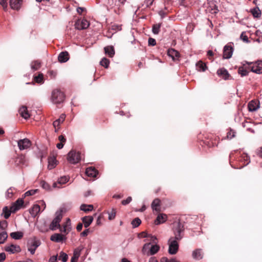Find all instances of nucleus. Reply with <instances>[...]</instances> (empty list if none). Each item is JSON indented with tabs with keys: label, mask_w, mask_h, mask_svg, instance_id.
I'll return each instance as SVG.
<instances>
[{
	"label": "nucleus",
	"mask_w": 262,
	"mask_h": 262,
	"mask_svg": "<svg viewBox=\"0 0 262 262\" xmlns=\"http://www.w3.org/2000/svg\"><path fill=\"white\" fill-rule=\"evenodd\" d=\"M5 250L6 251L11 254L18 253L21 251V249L18 245L14 244H11L6 246L5 247Z\"/></svg>",
	"instance_id": "obj_11"
},
{
	"label": "nucleus",
	"mask_w": 262,
	"mask_h": 262,
	"mask_svg": "<svg viewBox=\"0 0 262 262\" xmlns=\"http://www.w3.org/2000/svg\"><path fill=\"white\" fill-rule=\"evenodd\" d=\"M6 259V254L2 252L0 253V262H3Z\"/></svg>",
	"instance_id": "obj_58"
},
{
	"label": "nucleus",
	"mask_w": 262,
	"mask_h": 262,
	"mask_svg": "<svg viewBox=\"0 0 262 262\" xmlns=\"http://www.w3.org/2000/svg\"><path fill=\"white\" fill-rule=\"evenodd\" d=\"M196 68L198 71L204 72L206 69V66L204 62L200 61L196 64Z\"/></svg>",
	"instance_id": "obj_30"
},
{
	"label": "nucleus",
	"mask_w": 262,
	"mask_h": 262,
	"mask_svg": "<svg viewBox=\"0 0 262 262\" xmlns=\"http://www.w3.org/2000/svg\"><path fill=\"white\" fill-rule=\"evenodd\" d=\"M85 10L84 8L83 7H78L77 8V12L78 13L81 14Z\"/></svg>",
	"instance_id": "obj_62"
},
{
	"label": "nucleus",
	"mask_w": 262,
	"mask_h": 262,
	"mask_svg": "<svg viewBox=\"0 0 262 262\" xmlns=\"http://www.w3.org/2000/svg\"><path fill=\"white\" fill-rule=\"evenodd\" d=\"M105 53L110 57H113L115 55V50L113 46H108L104 48Z\"/></svg>",
	"instance_id": "obj_24"
},
{
	"label": "nucleus",
	"mask_w": 262,
	"mask_h": 262,
	"mask_svg": "<svg viewBox=\"0 0 262 262\" xmlns=\"http://www.w3.org/2000/svg\"><path fill=\"white\" fill-rule=\"evenodd\" d=\"M235 133L234 131L231 130L228 133L227 137L231 139L235 137Z\"/></svg>",
	"instance_id": "obj_52"
},
{
	"label": "nucleus",
	"mask_w": 262,
	"mask_h": 262,
	"mask_svg": "<svg viewBox=\"0 0 262 262\" xmlns=\"http://www.w3.org/2000/svg\"><path fill=\"white\" fill-rule=\"evenodd\" d=\"M150 243H147L144 245L142 248V252L149 255V250L150 249Z\"/></svg>",
	"instance_id": "obj_38"
},
{
	"label": "nucleus",
	"mask_w": 262,
	"mask_h": 262,
	"mask_svg": "<svg viewBox=\"0 0 262 262\" xmlns=\"http://www.w3.org/2000/svg\"><path fill=\"white\" fill-rule=\"evenodd\" d=\"M132 200V198L131 196H128L126 200H124L122 201V204L123 205H126L129 204Z\"/></svg>",
	"instance_id": "obj_51"
},
{
	"label": "nucleus",
	"mask_w": 262,
	"mask_h": 262,
	"mask_svg": "<svg viewBox=\"0 0 262 262\" xmlns=\"http://www.w3.org/2000/svg\"><path fill=\"white\" fill-rule=\"evenodd\" d=\"M11 212H12L11 209H10V210H9L7 206H5L3 208V214H4V216L6 219H7L10 216Z\"/></svg>",
	"instance_id": "obj_34"
},
{
	"label": "nucleus",
	"mask_w": 262,
	"mask_h": 262,
	"mask_svg": "<svg viewBox=\"0 0 262 262\" xmlns=\"http://www.w3.org/2000/svg\"><path fill=\"white\" fill-rule=\"evenodd\" d=\"M40 245V242L39 240L36 238L30 239L27 244L28 250L32 254L35 253L36 248L39 247Z\"/></svg>",
	"instance_id": "obj_6"
},
{
	"label": "nucleus",
	"mask_w": 262,
	"mask_h": 262,
	"mask_svg": "<svg viewBox=\"0 0 262 262\" xmlns=\"http://www.w3.org/2000/svg\"><path fill=\"white\" fill-rule=\"evenodd\" d=\"M179 248V245L177 241L174 240L173 237H170L169 239L168 253L170 254L173 255L177 253Z\"/></svg>",
	"instance_id": "obj_7"
},
{
	"label": "nucleus",
	"mask_w": 262,
	"mask_h": 262,
	"mask_svg": "<svg viewBox=\"0 0 262 262\" xmlns=\"http://www.w3.org/2000/svg\"><path fill=\"white\" fill-rule=\"evenodd\" d=\"M160 203L161 201L159 199H155L151 203V208L153 210L157 212L160 211Z\"/></svg>",
	"instance_id": "obj_19"
},
{
	"label": "nucleus",
	"mask_w": 262,
	"mask_h": 262,
	"mask_svg": "<svg viewBox=\"0 0 262 262\" xmlns=\"http://www.w3.org/2000/svg\"><path fill=\"white\" fill-rule=\"evenodd\" d=\"M69 58V54L67 51L61 52L58 56V61L61 63L67 62Z\"/></svg>",
	"instance_id": "obj_13"
},
{
	"label": "nucleus",
	"mask_w": 262,
	"mask_h": 262,
	"mask_svg": "<svg viewBox=\"0 0 262 262\" xmlns=\"http://www.w3.org/2000/svg\"><path fill=\"white\" fill-rule=\"evenodd\" d=\"M67 160L71 164L78 163L81 160V154L79 151L71 150L68 154Z\"/></svg>",
	"instance_id": "obj_2"
},
{
	"label": "nucleus",
	"mask_w": 262,
	"mask_h": 262,
	"mask_svg": "<svg viewBox=\"0 0 262 262\" xmlns=\"http://www.w3.org/2000/svg\"><path fill=\"white\" fill-rule=\"evenodd\" d=\"M10 6L14 10H18L20 8L21 0H10Z\"/></svg>",
	"instance_id": "obj_17"
},
{
	"label": "nucleus",
	"mask_w": 262,
	"mask_h": 262,
	"mask_svg": "<svg viewBox=\"0 0 262 262\" xmlns=\"http://www.w3.org/2000/svg\"><path fill=\"white\" fill-rule=\"evenodd\" d=\"M140 234L143 237H150V234H148L145 231L141 232Z\"/></svg>",
	"instance_id": "obj_63"
},
{
	"label": "nucleus",
	"mask_w": 262,
	"mask_h": 262,
	"mask_svg": "<svg viewBox=\"0 0 262 262\" xmlns=\"http://www.w3.org/2000/svg\"><path fill=\"white\" fill-rule=\"evenodd\" d=\"M40 185L45 190H49L50 189V186L49 184L44 181H41Z\"/></svg>",
	"instance_id": "obj_48"
},
{
	"label": "nucleus",
	"mask_w": 262,
	"mask_h": 262,
	"mask_svg": "<svg viewBox=\"0 0 262 262\" xmlns=\"http://www.w3.org/2000/svg\"><path fill=\"white\" fill-rule=\"evenodd\" d=\"M117 211L114 208H112L110 210L106 211V213L108 215V219L110 221L113 220L115 219Z\"/></svg>",
	"instance_id": "obj_28"
},
{
	"label": "nucleus",
	"mask_w": 262,
	"mask_h": 262,
	"mask_svg": "<svg viewBox=\"0 0 262 262\" xmlns=\"http://www.w3.org/2000/svg\"><path fill=\"white\" fill-rule=\"evenodd\" d=\"M37 191H38V189L30 190H29V191H27L24 194V195H25V196L33 195L35 194L37 192Z\"/></svg>",
	"instance_id": "obj_49"
},
{
	"label": "nucleus",
	"mask_w": 262,
	"mask_h": 262,
	"mask_svg": "<svg viewBox=\"0 0 262 262\" xmlns=\"http://www.w3.org/2000/svg\"><path fill=\"white\" fill-rule=\"evenodd\" d=\"M89 25V21L85 19H78L75 24V28L79 30L88 28Z\"/></svg>",
	"instance_id": "obj_9"
},
{
	"label": "nucleus",
	"mask_w": 262,
	"mask_h": 262,
	"mask_svg": "<svg viewBox=\"0 0 262 262\" xmlns=\"http://www.w3.org/2000/svg\"><path fill=\"white\" fill-rule=\"evenodd\" d=\"M40 63L39 61H38L37 60L34 61L32 62L31 63V69L33 71L37 70L40 68Z\"/></svg>",
	"instance_id": "obj_36"
},
{
	"label": "nucleus",
	"mask_w": 262,
	"mask_h": 262,
	"mask_svg": "<svg viewBox=\"0 0 262 262\" xmlns=\"http://www.w3.org/2000/svg\"><path fill=\"white\" fill-rule=\"evenodd\" d=\"M161 262H170V260H169L166 257H163L161 258Z\"/></svg>",
	"instance_id": "obj_64"
},
{
	"label": "nucleus",
	"mask_w": 262,
	"mask_h": 262,
	"mask_svg": "<svg viewBox=\"0 0 262 262\" xmlns=\"http://www.w3.org/2000/svg\"><path fill=\"white\" fill-rule=\"evenodd\" d=\"M85 228H88L93 222V217L92 216H86L82 219Z\"/></svg>",
	"instance_id": "obj_25"
},
{
	"label": "nucleus",
	"mask_w": 262,
	"mask_h": 262,
	"mask_svg": "<svg viewBox=\"0 0 262 262\" xmlns=\"http://www.w3.org/2000/svg\"><path fill=\"white\" fill-rule=\"evenodd\" d=\"M8 238V234L6 231H3L0 233V244H3Z\"/></svg>",
	"instance_id": "obj_37"
},
{
	"label": "nucleus",
	"mask_w": 262,
	"mask_h": 262,
	"mask_svg": "<svg viewBox=\"0 0 262 262\" xmlns=\"http://www.w3.org/2000/svg\"><path fill=\"white\" fill-rule=\"evenodd\" d=\"M40 210V207L39 205H34L30 210V213L32 216L35 217Z\"/></svg>",
	"instance_id": "obj_22"
},
{
	"label": "nucleus",
	"mask_w": 262,
	"mask_h": 262,
	"mask_svg": "<svg viewBox=\"0 0 262 262\" xmlns=\"http://www.w3.org/2000/svg\"><path fill=\"white\" fill-rule=\"evenodd\" d=\"M233 52V47L229 45H226L223 50V58L229 59L231 57Z\"/></svg>",
	"instance_id": "obj_10"
},
{
	"label": "nucleus",
	"mask_w": 262,
	"mask_h": 262,
	"mask_svg": "<svg viewBox=\"0 0 262 262\" xmlns=\"http://www.w3.org/2000/svg\"><path fill=\"white\" fill-rule=\"evenodd\" d=\"M57 259V255L52 256L50 258L49 262H56Z\"/></svg>",
	"instance_id": "obj_60"
},
{
	"label": "nucleus",
	"mask_w": 262,
	"mask_h": 262,
	"mask_svg": "<svg viewBox=\"0 0 262 262\" xmlns=\"http://www.w3.org/2000/svg\"><path fill=\"white\" fill-rule=\"evenodd\" d=\"M17 145L20 150L27 149L31 145V142L27 138L19 140L17 141Z\"/></svg>",
	"instance_id": "obj_8"
},
{
	"label": "nucleus",
	"mask_w": 262,
	"mask_h": 262,
	"mask_svg": "<svg viewBox=\"0 0 262 262\" xmlns=\"http://www.w3.org/2000/svg\"><path fill=\"white\" fill-rule=\"evenodd\" d=\"M34 79L36 82L41 83L43 81V75L39 74L38 75L35 76Z\"/></svg>",
	"instance_id": "obj_45"
},
{
	"label": "nucleus",
	"mask_w": 262,
	"mask_h": 262,
	"mask_svg": "<svg viewBox=\"0 0 262 262\" xmlns=\"http://www.w3.org/2000/svg\"><path fill=\"white\" fill-rule=\"evenodd\" d=\"M57 165V160L54 157H50L48 158V168L52 169Z\"/></svg>",
	"instance_id": "obj_27"
},
{
	"label": "nucleus",
	"mask_w": 262,
	"mask_h": 262,
	"mask_svg": "<svg viewBox=\"0 0 262 262\" xmlns=\"http://www.w3.org/2000/svg\"><path fill=\"white\" fill-rule=\"evenodd\" d=\"M260 107V103L257 100H252L250 101L248 104V107L249 112H255Z\"/></svg>",
	"instance_id": "obj_12"
},
{
	"label": "nucleus",
	"mask_w": 262,
	"mask_h": 262,
	"mask_svg": "<svg viewBox=\"0 0 262 262\" xmlns=\"http://www.w3.org/2000/svg\"><path fill=\"white\" fill-rule=\"evenodd\" d=\"M8 226V223L6 221H0V228L2 229H5Z\"/></svg>",
	"instance_id": "obj_50"
},
{
	"label": "nucleus",
	"mask_w": 262,
	"mask_h": 262,
	"mask_svg": "<svg viewBox=\"0 0 262 262\" xmlns=\"http://www.w3.org/2000/svg\"><path fill=\"white\" fill-rule=\"evenodd\" d=\"M149 45L154 46L156 44V41L154 38H149L148 41Z\"/></svg>",
	"instance_id": "obj_53"
},
{
	"label": "nucleus",
	"mask_w": 262,
	"mask_h": 262,
	"mask_svg": "<svg viewBox=\"0 0 262 262\" xmlns=\"http://www.w3.org/2000/svg\"><path fill=\"white\" fill-rule=\"evenodd\" d=\"M161 24H155L152 26V31L154 34H158L161 28Z\"/></svg>",
	"instance_id": "obj_35"
},
{
	"label": "nucleus",
	"mask_w": 262,
	"mask_h": 262,
	"mask_svg": "<svg viewBox=\"0 0 262 262\" xmlns=\"http://www.w3.org/2000/svg\"><path fill=\"white\" fill-rule=\"evenodd\" d=\"M167 220V215L165 214H160L155 221L156 225H159L164 223Z\"/></svg>",
	"instance_id": "obj_21"
},
{
	"label": "nucleus",
	"mask_w": 262,
	"mask_h": 262,
	"mask_svg": "<svg viewBox=\"0 0 262 262\" xmlns=\"http://www.w3.org/2000/svg\"><path fill=\"white\" fill-rule=\"evenodd\" d=\"M251 12L254 17L258 18L261 15V11L258 8H254L251 10Z\"/></svg>",
	"instance_id": "obj_33"
},
{
	"label": "nucleus",
	"mask_w": 262,
	"mask_h": 262,
	"mask_svg": "<svg viewBox=\"0 0 262 262\" xmlns=\"http://www.w3.org/2000/svg\"><path fill=\"white\" fill-rule=\"evenodd\" d=\"M69 180V178L67 176H63L60 177L58 180V183L60 184H64L68 182Z\"/></svg>",
	"instance_id": "obj_41"
},
{
	"label": "nucleus",
	"mask_w": 262,
	"mask_h": 262,
	"mask_svg": "<svg viewBox=\"0 0 262 262\" xmlns=\"http://www.w3.org/2000/svg\"><path fill=\"white\" fill-rule=\"evenodd\" d=\"M58 140L60 141V143H64L66 141V138L63 136L60 135L58 137Z\"/></svg>",
	"instance_id": "obj_61"
},
{
	"label": "nucleus",
	"mask_w": 262,
	"mask_h": 262,
	"mask_svg": "<svg viewBox=\"0 0 262 262\" xmlns=\"http://www.w3.org/2000/svg\"><path fill=\"white\" fill-rule=\"evenodd\" d=\"M173 231L174 235V237H173L174 240L180 241L183 238L184 227L180 222L174 225Z\"/></svg>",
	"instance_id": "obj_1"
},
{
	"label": "nucleus",
	"mask_w": 262,
	"mask_h": 262,
	"mask_svg": "<svg viewBox=\"0 0 262 262\" xmlns=\"http://www.w3.org/2000/svg\"><path fill=\"white\" fill-rule=\"evenodd\" d=\"M100 64L104 67L105 68H107L108 67L110 64V61L106 58H103L100 62Z\"/></svg>",
	"instance_id": "obj_43"
},
{
	"label": "nucleus",
	"mask_w": 262,
	"mask_h": 262,
	"mask_svg": "<svg viewBox=\"0 0 262 262\" xmlns=\"http://www.w3.org/2000/svg\"><path fill=\"white\" fill-rule=\"evenodd\" d=\"M154 0H146L145 1V4L147 7H150L152 4Z\"/></svg>",
	"instance_id": "obj_57"
},
{
	"label": "nucleus",
	"mask_w": 262,
	"mask_h": 262,
	"mask_svg": "<svg viewBox=\"0 0 262 262\" xmlns=\"http://www.w3.org/2000/svg\"><path fill=\"white\" fill-rule=\"evenodd\" d=\"M10 236L15 239H19L23 236V233L21 232H14L10 233Z\"/></svg>",
	"instance_id": "obj_32"
},
{
	"label": "nucleus",
	"mask_w": 262,
	"mask_h": 262,
	"mask_svg": "<svg viewBox=\"0 0 262 262\" xmlns=\"http://www.w3.org/2000/svg\"><path fill=\"white\" fill-rule=\"evenodd\" d=\"M19 112L21 117L25 119H27L30 117V115L26 106H23L19 108Z\"/></svg>",
	"instance_id": "obj_23"
},
{
	"label": "nucleus",
	"mask_w": 262,
	"mask_h": 262,
	"mask_svg": "<svg viewBox=\"0 0 262 262\" xmlns=\"http://www.w3.org/2000/svg\"><path fill=\"white\" fill-rule=\"evenodd\" d=\"M241 38L245 42H248L249 41L248 37L244 34V32L241 34Z\"/></svg>",
	"instance_id": "obj_55"
},
{
	"label": "nucleus",
	"mask_w": 262,
	"mask_h": 262,
	"mask_svg": "<svg viewBox=\"0 0 262 262\" xmlns=\"http://www.w3.org/2000/svg\"><path fill=\"white\" fill-rule=\"evenodd\" d=\"M85 173L88 177L94 178L98 174V171L95 168L89 167L86 169Z\"/></svg>",
	"instance_id": "obj_20"
},
{
	"label": "nucleus",
	"mask_w": 262,
	"mask_h": 262,
	"mask_svg": "<svg viewBox=\"0 0 262 262\" xmlns=\"http://www.w3.org/2000/svg\"><path fill=\"white\" fill-rule=\"evenodd\" d=\"M217 74L223 79L226 80L229 77V74L227 70L224 68L220 69L217 71Z\"/></svg>",
	"instance_id": "obj_18"
},
{
	"label": "nucleus",
	"mask_w": 262,
	"mask_h": 262,
	"mask_svg": "<svg viewBox=\"0 0 262 262\" xmlns=\"http://www.w3.org/2000/svg\"><path fill=\"white\" fill-rule=\"evenodd\" d=\"M64 94L58 90H54L52 93L51 100L54 103H60L63 101Z\"/></svg>",
	"instance_id": "obj_3"
},
{
	"label": "nucleus",
	"mask_w": 262,
	"mask_h": 262,
	"mask_svg": "<svg viewBox=\"0 0 262 262\" xmlns=\"http://www.w3.org/2000/svg\"><path fill=\"white\" fill-rule=\"evenodd\" d=\"M0 4L3 7L4 9L7 8V0H0Z\"/></svg>",
	"instance_id": "obj_54"
},
{
	"label": "nucleus",
	"mask_w": 262,
	"mask_h": 262,
	"mask_svg": "<svg viewBox=\"0 0 262 262\" xmlns=\"http://www.w3.org/2000/svg\"><path fill=\"white\" fill-rule=\"evenodd\" d=\"M246 63L249 66V69L252 72L256 74L262 73V61H259L255 62H249L245 61Z\"/></svg>",
	"instance_id": "obj_5"
},
{
	"label": "nucleus",
	"mask_w": 262,
	"mask_h": 262,
	"mask_svg": "<svg viewBox=\"0 0 262 262\" xmlns=\"http://www.w3.org/2000/svg\"><path fill=\"white\" fill-rule=\"evenodd\" d=\"M62 217V211H58L56 212V216L52 221L50 225V229L52 230H55L60 227L59 223Z\"/></svg>",
	"instance_id": "obj_4"
},
{
	"label": "nucleus",
	"mask_w": 262,
	"mask_h": 262,
	"mask_svg": "<svg viewBox=\"0 0 262 262\" xmlns=\"http://www.w3.org/2000/svg\"><path fill=\"white\" fill-rule=\"evenodd\" d=\"M168 55L171 57L173 60H177L179 57V53L173 49H169L167 51Z\"/></svg>",
	"instance_id": "obj_15"
},
{
	"label": "nucleus",
	"mask_w": 262,
	"mask_h": 262,
	"mask_svg": "<svg viewBox=\"0 0 262 262\" xmlns=\"http://www.w3.org/2000/svg\"><path fill=\"white\" fill-rule=\"evenodd\" d=\"M13 190H14V188L12 187H10L7 190V191L6 193V196L7 198H12V196H13Z\"/></svg>",
	"instance_id": "obj_47"
},
{
	"label": "nucleus",
	"mask_w": 262,
	"mask_h": 262,
	"mask_svg": "<svg viewBox=\"0 0 262 262\" xmlns=\"http://www.w3.org/2000/svg\"><path fill=\"white\" fill-rule=\"evenodd\" d=\"M82 247H79L74 250L73 255V256H74V258H79V257L80 255L81 251H82Z\"/></svg>",
	"instance_id": "obj_39"
},
{
	"label": "nucleus",
	"mask_w": 262,
	"mask_h": 262,
	"mask_svg": "<svg viewBox=\"0 0 262 262\" xmlns=\"http://www.w3.org/2000/svg\"><path fill=\"white\" fill-rule=\"evenodd\" d=\"M160 249V247L157 244L152 245L149 250V255H152L157 253Z\"/></svg>",
	"instance_id": "obj_29"
},
{
	"label": "nucleus",
	"mask_w": 262,
	"mask_h": 262,
	"mask_svg": "<svg viewBox=\"0 0 262 262\" xmlns=\"http://www.w3.org/2000/svg\"><path fill=\"white\" fill-rule=\"evenodd\" d=\"M66 118V115L63 114H61L60 117L57 119L60 123L63 122Z\"/></svg>",
	"instance_id": "obj_56"
},
{
	"label": "nucleus",
	"mask_w": 262,
	"mask_h": 262,
	"mask_svg": "<svg viewBox=\"0 0 262 262\" xmlns=\"http://www.w3.org/2000/svg\"><path fill=\"white\" fill-rule=\"evenodd\" d=\"M238 73L239 74H240L242 76H246L248 75V71L244 69L243 67H239L238 70Z\"/></svg>",
	"instance_id": "obj_46"
},
{
	"label": "nucleus",
	"mask_w": 262,
	"mask_h": 262,
	"mask_svg": "<svg viewBox=\"0 0 262 262\" xmlns=\"http://www.w3.org/2000/svg\"><path fill=\"white\" fill-rule=\"evenodd\" d=\"M150 240L152 243H154L155 244H157V238L156 236H153L151 234H150Z\"/></svg>",
	"instance_id": "obj_59"
},
{
	"label": "nucleus",
	"mask_w": 262,
	"mask_h": 262,
	"mask_svg": "<svg viewBox=\"0 0 262 262\" xmlns=\"http://www.w3.org/2000/svg\"><path fill=\"white\" fill-rule=\"evenodd\" d=\"M192 257L194 259L200 260L203 257V253L201 249H196L192 252Z\"/></svg>",
	"instance_id": "obj_14"
},
{
	"label": "nucleus",
	"mask_w": 262,
	"mask_h": 262,
	"mask_svg": "<svg viewBox=\"0 0 262 262\" xmlns=\"http://www.w3.org/2000/svg\"><path fill=\"white\" fill-rule=\"evenodd\" d=\"M63 226H64V228L67 229V230H69L71 231L72 229V226H71V220L69 218L67 219L66 222H65L64 224L63 225Z\"/></svg>",
	"instance_id": "obj_44"
},
{
	"label": "nucleus",
	"mask_w": 262,
	"mask_h": 262,
	"mask_svg": "<svg viewBox=\"0 0 262 262\" xmlns=\"http://www.w3.org/2000/svg\"><path fill=\"white\" fill-rule=\"evenodd\" d=\"M93 209L92 205L82 204L80 206V210L85 212L92 211Z\"/></svg>",
	"instance_id": "obj_31"
},
{
	"label": "nucleus",
	"mask_w": 262,
	"mask_h": 262,
	"mask_svg": "<svg viewBox=\"0 0 262 262\" xmlns=\"http://www.w3.org/2000/svg\"><path fill=\"white\" fill-rule=\"evenodd\" d=\"M24 201L22 199H18L16 201L15 204L11 207V211L15 212L20 209V207L23 205Z\"/></svg>",
	"instance_id": "obj_26"
},
{
	"label": "nucleus",
	"mask_w": 262,
	"mask_h": 262,
	"mask_svg": "<svg viewBox=\"0 0 262 262\" xmlns=\"http://www.w3.org/2000/svg\"><path fill=\"white\" fill-rule=\"evenodd\" d=\"M58 259L61 260L63 262H66L68 260V256L66 253L61 251L59 253Z\"/></svg>",
	"instance_id": "obj_40"
},
{
	"label": "nucleus",
	"mask_w": 262,
	"mask_h": 262,
	"mask_svg": "<svg viewBox=\"0 0 262 262\" xmlns=\"http://www.w3.org/2000/svg\"><path fill=\"white\" fill-rule=\"evenodd\" d=\"M51 241L56 243L62 242L64 239L63 236L60 233H55L50 237Z\"/></svg>",
	"instance_id": "obj_16"
},
{
	"label": "nucleus",
	"mask_w": 262,
	"mask_h": 262,
	"mask_svg": "<svg viewBox=\"0 0 262 262\" xmlns=\"http://www.w3.org/2000/svg\"><path fill=\"white\" fill-rule=\"evenodd\" d=\"M141 221L138 217L135 218L132 222V224L133 227L134 228H136V227H138L141 224Z\"/></svg>",
	"instance_id": "obj_42"
}]
</instances>
